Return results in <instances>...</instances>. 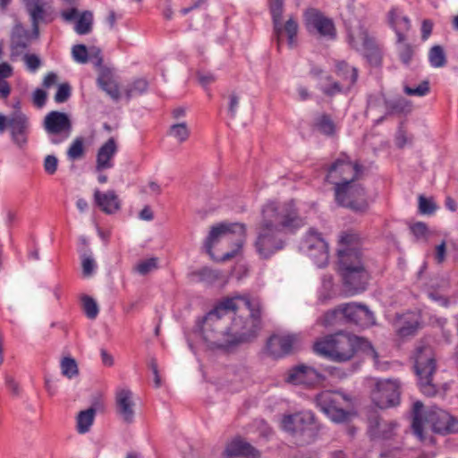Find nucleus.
I'll list each match as a JSON object with an SVG mask.
<instances>
[{"label": "nucleus", "mask_w": 458, "mask_h": 458, "mask_svg": "<svg viewBox=\"0 0 458 458\" xmlns=\"http://www.w3.org/2000/svg\"><path fill=\"white\" fill-rule=\"evenodd\" d=\"M305 225L306 221L299 215L293 201H268L262 207L257 226V252L263 259L270 258L284 249L286 232L293 233Z\"/></svg>", "instance_id": "1"}, {"label": "nucleus", "mask_w": 458, "mask_h": 458, "mask_svg": "<svg viewBox=\"0 0 458 458\" xmlns=\"http://www.w3.org/2000/svg\"><path fill=\"white\" fill-rule=\"evenodd\" d=\"M225 305L229 308V314L232 315V346L249 343L257 338L262 327L260 301L248 296H234L225 299Z\"/></svg>", "instance_id": "2"}, {"label": "nucleus", "mask_w": 458, "mask_h": 458, "mask_svg": "<svg viewBox=\"0 0 458 458\" xmlns=\"http://www.w3.org/2000/svg\"><path fill=\"white\" fill-rule=\"evenodd\" d=\"M368 352L374 360L377 368L378 355L370 343L356 335L340 331L326 335L320 341H317V352L335 362H346L351 360L358 352Z\"/></svg>", "instance_id": "3"}, {"label": "nucleus", "mask_w": 458, "mask_h": 458, "mask_svg": "<svg viewBox=\"0 0 458 458\" xmlns=\"http://www.w3.org/2000/svg\"><path fill=\"white\" fill-rule=\"evenodd\" d=\"M411 416V428L420 440L425 438L424 431L427 428L441 435L458 433V418L438 407L425 410L423 403L416 401L412 405Z\"/></svg>", "instance_id": "4"}, {"label": "nucleus", "mask_w": 458, "mask_h": 458, "mask_svg": "<svg viewBox=\"0 0 458 458\" xmlns=\"http://www.w3.org/2000/svg\"><path fill=\"white\" fill-rule=\"evenodd\" d=\"M221 301L205 317L202 325L203 339L210 349H225L232 346L229 321L232 315Z\"/></svg>", "instance_id": "5"}, {"label": "nucleus", "mask_w": 458, "mask_h": 458, "mask_svg": "<svg viewBox=\"0 0 458 458\" xmlns=\"http://www.w3.org/2000/svg\"><path fill=\"white\" fill-rule=\"evenodd\" d=\"M413 360L420 390L427 396H434L437 392V385L434 383L437 360L431 339H423L417 344Z\"/></svg>", "instance_id": "6"}, {"label": "nucleus", "mask_w": 458, "mask_h": 458, "mask_svg": "<svg viewBox=\"0 0 458 458\" xmlns=\"http://www.w3.org/2000/svg\"><path fill=\"white\" fill-rule=\"evenodd\" d=\"M222 240L232 242L234 249L224 254L222 260H228L240 251L246 241V226L241 223H220L211 227L204 242V248L208 254L213 258V247Z\"/></svg>", "instance_id": "7"}, {"label": "nucleus", "mask_w": 458, "mask_h": 458, "mask_svg": "<svg viewBox=\"0 0 458 458\" xmlns=\"http://www.w3.org/2000/svg\"><path fill=\"white\" fill-rule=\"evenodd\" d=\"M361 173V167L352 163L347 157L337 159L329 168L327 180L335 185V199L345 202L344 191L348 183L356 181Z\"/></svg>", "instance_id": "8"}, {"label": "nucleus", "mask_w": 458, "mask_h": 458, "mask_svg": "<svg viewBox=\"0 0 458 458\" xmlns=\"http://www.w3.org/2000/svg\"><path fill=\"white\" fill-rule=\"evenodd\" d=\"M341 275L346 292L355 295L364 292L369 280V274L365 268L362 259L348 260L340 264Z\"/></svg>", "instance_id": "9"}, {"label": "nucleus", "mask_w": 458, "mask_h": 458, "mask_svg": "<svg viewBox=\"0 0 458 458\" xmlns=\"http://www.w3.org/2000/svg\"><path fill=\"white\" fill-rule=\"evenodd\" d=\"M401 383L398 379H380L375 384L370 396L373 403L380 409L395 407L400 404Z\"/></svg>", "instance_id": "10"}, {"label": "nucleus", "mask_w": 458, "mask_h": 458, "mask_svg": "<svg viewBox=\"0 0 458 458\" xmlns=\"http://www.w3.org/2000/svg\"><path fill=\"white\" fill-rule=\"evenodd\" d=\"M44 128L51 143L57 145L67 140L72 132V122L67 114L51 111L44 119Z\"/></svg>", "instance_id": "11"}, {"label": "nucleus", "mask_w": 458, "mask_h": 458, "mask_svg": "<svg viewBox=\"0 0 458 458\" xmlns=\"http://www.w3.org/2000/svg\"><path fill=\"white\" fill-rule=\"evenodd\" d=\"M363 238L353 229L343 231L339 234L338 257L339 264H347L348 260L362 259L360 246Z\"/></svg>", "instance_id": "12"}, {"label": "nucleus", "mask_w": 458, "mask_h": 458, "mask_svg": "<svg viewBox=\"0 0 458 458\" xmlns=\"http://www.w3.org/2000/svg\"><path fill=\"white\" fill-rule=\"evenodd\" d=\"M348 43L352 47L361 51L370 64L379 65L381 62L380 52L366 30L360 29L356 32L350 33Z\"/></svg>", "instance_id": "13"}, {"label": "nucleus", "mask_w": 458, "mask_h": 458, "mask_svg": "<svg viewBox=\"0 0 458 458\" xmlns=\"http://www.w3.org/2000/svg\"><path fill=\"white\" fill-rule=\"evenodd\" d=\"M299 337L294 334H274L267 341V353L279 359L290 355L295 350Z\"/></svg>", "instance_id": "14"}, {"label": "nucleus", "mask_w": 458, "mask_h": 458, "mask_svg": "<svg viewBox=\"0 0 458 458\" xmlns=\"http://www.w3.org/2000/svg\"><path fill=\"white\" fill-rule=\"evenodd\" d=\"M344 318L350 323L361 327H368L375 324L374 314L366 305L349 302L338 306Z\"/></svg>", "instance_id": "15"}, {"label": "nucleus", "mask_w": 458, "mask_h": 458, "mask_svg": "<svg viewBox=\"0 0 458 458\" xmlns=\"http://www.w3.org/2000/svg\"><path fill=\"white\" fill-rule=\"evenodd\" d=\"M335 69L336 74L344 81V87L349 89L357 81L358 72L356 68L349 66L344 61H339L335 64ZM344 86H341L336 81L320 83V89L325 95L329 97L342 92Z\"/></svg>", "instance_id": "16"}, {"label": "nucleus", "mask_w": 458, "mask_h": 458, "mask_svg": "<svg viewBox=\"0 0 458 458\" xmlns=\"http://www.w3.org/2000/svg\"><path fill=\"white\" fill-rule=\"evenodd\" d=\"M344 198L345 202L335 199L336 202L345 208H348L355 212H365L368 208V202L366 199V193L363 187L357 183L355 181H352L348 183L346 190L344 191Z\"/></svg>", "instance_id": "17"}, {"label": "nucleus", "mask_w": 458, "mask_h": 458, "mask_svg": "<svg viewBox=\"0 0 458 458\" xmlns=\"http://www.w3.org/2000/svg\"><path fill=\"white\" fill-rule=\"evenodd\" d=\"M339 394L333 392H325L317 395V406L320 411L335 422H342L347 419V412L337 407Z\"/></svg>", "instance_id": "18"}, {"label": "nucleus", "mask_w": 458, "mask_h": 458, "mask_svg": "<svg viewBox=\"0 0 458 458\" xmlns=\"http://www.w3.org/2000/svg\"><path fill=\"white\" fill-rule=\"evenodd\" d=\"M313 422L314 415L311 411H301L284 416L281 426L284 430L293 434L304 433L311 428Z\"/></svg>", "instance_id": "19"}, {"label": "nucleus", "mask_w": 458, "mask_h": 458, "mask_svg": "<svg viewBox=\"0 0 458 458\" xmlns=\"http://www.w3.org/2000/svg\"><path fill=\"white\" fill-rule=\"evenodd\" d=\"M30 43V34L20 22H17L11 32L10 50L11 57L21 55Z\"/></svg>", "instance_id": "20"}, {"label": "nucleus", "mask_w": 458, "mask_h": 458, "mask_svg": "<svg viewBox=\"0 0 458 458\" xmlns=\"http://www.w3.org/2000/svg\"><path fill=\"white\" fill-rule=\"evenodd\" d=\"M397 426L395 421L373 417L369 420L368 433L372 439H388L394 435Z\"/></svg>", "instance_id": "21"}, {"label": "nucleus", "mask_w": 458, "mask_h": 458, "mask_svg": "<svg viewBox=\"0 0 458 458\" xmlns=\"http://www.w3.org/2000/svg\"><path fill=\"white\" fill-rule=\"evenodd\" d=\"M115 403L117 413L123 420L128 424L132 423L134 420V402L132 400V392L130 389H119L115 394Z\"/></svg>", "instance_id": "22"}, {"label": "nucleus", "mask_w": 458, "mask_h": 458, "mask_svg": "<svg viewBox=\"0 0 458 458\" xmlns=\"http://www.w3.org/2000/svg\"><path fill=\"white\" fill-rule=\"evenodd\" d=\"M337 38V31L332 19L317 12V46L334 42Z\"/></svg>", "instance_id": "23"}, {"label": "nucleus", "mask_w": 458, "mask_h": 458, "mask_svg": "<svg viewBox=\"0 0 458 458\" xmlns=\"http://www.w3.org/2000/svg\"><path fill=\"white\" fill-rule=\"evenodd\" d=\"M225 458H259V452L240 437L229 442L224 451Z\"/></svg>", "instance_id": "24"}, {"label": "nucleus", "mask_w": 458, "mask_h": 458, "mask_svg": "<svg viewBox=\"0 0 458 458\" xmlns=\"http://www.w3.org/2000/svg\"><path fill=\"white\" fill-rule=\"evenodd\" d=\"M117 152V145L114 138H110L98 150L96 171L101 173L114 166L113 157Z\"/></svg>", "instance_id": "25"}, {"label": "nucleus", "mask_w": 458, "mask_h": 458, "mask_svg": "<svg viewBox=\"0 0 458 458\" xmlns=\"http://www.w3.org/2000/svg\"><path fill=\"white\" fill-rule=\"evenodd\" d=\"M384 102L386 108L387 114H407L411 112L410 103L403 98H398L390 101H385L381 98L370 97L368 100V108L372 109L377 106L378 103Z\"/></svg>", "instance_id": "26"}, {"label": "nucleus", "mask_w": 458, "mask_h": 458, "mask_svg": "<svg viewBox=\"0 0 458 458\" xmlns=\"http://www.w3.org/2000/svg\"><path fill=\"white\" fill-rule=\"evenodd\" d=\"M94 199L106 214H114L120 209V201L114 191L101 192L98 189L94 191Z\"/></svg>", "instance_id": "27"}, {"label": "nucleus", "mask_w": 458, "mask_h": 458, "mask_svg": "<svg viewBox=\"0 0 458 458\" xmlns=\"http://www.w3.org/2000/svg\"><path fill=\"white\" fill-rule=\"evenodd\" d=\"M25 7L30 16L32 25V35L35 38H38V24L44 20L45 10L42 0H24Z\"/></svg>", "instance_id": "28"}, {"label": "nucleus", "mask_w": 458, "mask_h": 458, "mask_svg": "<svg viewBox=\"0 0 458 458\" xmlns=\"http://www.w3.org/2000/svg\"><path fill=\"white\" fill-rule=\"evenodd\" d=\"M269 9L273 21L274 35L276 38L277 47L280 49L283 34L282 16L284 12V1L269 0Z\"/></svg>", "instance_id": "29"}, {"label": "nucleus", "mask_w": 458, "mask_h": 458, "mask_svg": "<svg viewBox=\"0 0 458 458\" xmlns=\"http://www.w3.org/2000/svg\"><path fill=\"white\" fill-rule=\"evenodd\" d=\"M388 21L397 35L398 41H404V32L408 31L411 28L409 18L402 15L397 9L393 8L388 13Z\"/></svg>", "instance_id": "30"}, {"label": "nucleus", "mask_w": 458, "mask_h": 458, "mask_svg": "<svg viewBox=\"0 0 458 458\" xmlns=\"http://www.w3.org/2000/svg\"><path fill=\"white\" fill-rule=\"evenodd\" d=\"M99 88L105 91L113 100L120 99L119 85L113 77L110 71H103L98 78Z\"/></svg>", "instance_id": "31"}, {"label": "nucleus", "mask_w": 458, "mask_h": 458, "mask_svg": "<svg viewBox=\"0 0 458 458\" xmlns=\"http://www.w3.org/2000/svg\"><path fill=\"white\" fill-rule=\"evenodd\" d=\"M315 370L305 365H298L288 370L285 382L293 385H308V377L314 374Z\"/></svg>", "instance_id": "32"}, {"label": "nucleus", "mask_w": 458, "mask_h": 458, "mask_svg": "<svg viewBox=\"0 0 458 458\" xmlns=\"http://www.w3.org/2000/svg\"><path fill=\"white\" fill-rule=\"evenodd\" d=\"M317 131L327 138H334L338 131V124L327 114L317 117Z\"/></svg>", "instance_id": "33"}, {"label": "nucleus", "mask_w": 458, "mask_h": 458, "mask_svg": "<svg viewBox=\"0 0 458 458\" xmlns=\"http://www.w3.org/2000/svg\"><path fill=\"white\" fill-rule=\"evenodd\" d=\"M97 411L90 407L81 411L76 417V429L80 434H85L89 431L96 416Z\"/></svg>", "instance_id": "34"}, {"label": "nucleus", "mask_w": 458, "mask_h": 458, "mask_svg": "<svg viewBox=\"0 0 458 458\" xmlns=\"http://www.w3.org/2000/svg\"><path fill=\"white\" fill-rule=\"evenodd\" d=\"M8 127L11 130L12 135L28 132V118L21 113H15L8 117Z\"/></svg>", "instance_id": "35"}, {"label": "nucleus", "mask_w": 458, "mask_h": 458, "mask_svg": "<svg viewBox=\"0 0 458 458\" xmlns=\"http://www.w3.org/2000/svg\"><path fill=\"white\" fill-rule=\"evenodd\" d=\"M93 24V13L90 11L82 12L78 17V21L75 24V31L79 35L89 34L92 30Z\"/></svg>", "instance_id": "36"}, {"label": "nucleus", "mask_w": 458, "mask_h": 458, "mask_svg": "<svg viewBox=\"0 0 458 458\" xmlns=\"http://www.w3.org/2000/svg\"><path fill=\"white\" fill-rule=\"evenodd\" d=\"M191 276L194 277L197 281L206 283V284H213L217 281L221 275L217 270H214L210 267H203L201 269L193 271Z\"/></svg>", "instance_id": "37"}, {"label": "nucleus", "mask_w": 458, "mask_h": 458, "mask_svg": "<svg viewBox=\"0 0 458 458\" xmlns=\"http://www.w3.org/2000/svg\"><path fill=\"white\" fill-rule=\"evenodd\" d=\"M190 133V129L185 122L174 123L168 130V135L174 138L179 143L186 141Z\"/></svg>", "instance_id": "38"}, {"label": "nucleus", "mask_w": 458, "mask_h": 458, "mask_svg": "<svg viewBox=\"0 0 458 458\" xmlns=\"http://www.w3.org/2000/svg\"><path fill=\"white\" fill-rule=\"evenodd\" d=\"M148 87V82L145 79H137L126 86L125 97L129 100L135 96L141 95L147 91Z\"/></svg>", "instance_id": "39"}, {"label": "nucleus", "mask_w": 458, "mask_h": 458, "mask_svg": "<svg viewBox=\"0 0 458 458\" xmlns=\"http://www.w3.org/2000/svg\"><path fill=\"white\" fill-rule=\"evenodd\" d=\"M428 61L432 67H444L446 64V56L441 46H434L428 52Z\"/></svg>", "instance_id": "40"}, {"label": "nucleus", "mask_w": 458, "mask_h": 458, "mask_svg": "<svg viewBox=\"0 0 458 458\" xmlns=\"http://www.w3.org/2000/svg\"><path fill=\"white\" fill-rule=\"evenodd\" d=\"M62 375L71 379L79 375L76 360L72 357H64L60 361Z\"/></svg>", "instance_id": "41"}, {"label": "nucleus", "mask_w": 458, "mask_h": 458, "mask_svg": "<svg viewBox=\"0 0 458 458\" xmlns=\"http://www.w3.org/2000/svg\"><path fill=\"white\" fill-rule=\"evenodd\" d=\"M84 153V140L81 137H78L67 150L68 158L70 160H78L83 157Z\"/></svg>", "instance_id": "42"}, {"label": "nucleus", "mask_w": 458, "mask_h": 458, "mask_svg": "<svg viewBox=\"0 0 458 458\" xmlns=\"http://www.w3.org/2000/svg\"><path fill=\"white\" fill-rule=\"evenodd\" d=\"M81 301H82L83 310H84L86 316L89 319L96 318L98 314V311H99L98 306L96 301L88 295H84L81 298Z\"/></svg>", "instance_id": "43"}, {"label": "nucleus", "mask_w": 458, "mask_h": 458, "mask_svg": "<svg viewBox=\"0 0 458 458\" xmlns=\"http://www.w3.org/2000/svg\"><path fill=\"white\" fill-rule=\"evenodd\" d=\"M157 259L150 258L148 259H144L140 261L135 267L134 270L141 276H145L151 271L157 268Z\"/></svg>", "instance_id": "44"}, {"label": "nucleus", "mask_w": 458, "mask_h": 458, "mask_svg": "<svg viewBox=\"0 0 458 458\" xmlns=\"http://www.w3.org/2000/svg\"><path fill=\"white\" fill-rule=\"evenodd\" d=\"M317 250L319 253L317 255V266L324 267L328 260V247L327 242L317 235Z\"/></svg>", "instance_id": "45"}, {"label": "nucleus", "mask_w": 458, "mask_h": 458, "mask_svg": "<svg viewBox=\"0 0 458 458\" xmlns=\"http://www.w3.org/2000/svg\"><path fill=\"white\" fill-rule=\"evenodd\" d=\"M285 31L288 37V45L291 48L295 47V37L298 31V24L293 19L290 18L285 22L284 27H283V31Z\"/></svg>", "instance_id": "46"}, {"label": "nucleus", "mask_w": 458, "mask_h": 458, "mask_svg": "<svg viewBox=\"0 0 458 458\" xmlns=\"http://www.w3.org/2000/svg\"><path fill=\"white\" fill-rule=\"evenodd\" d=\"M72 55L75 62L86 64L89 61V52L85 45L78 44L72 47Z\"/></svg>", "instance_id": "47"}, {"label": "nucleus", "mask_w": 458, "mask_h": 458, "mask_svg": "<svg viewBox=\"0 0 458 458\" xmlns=\"http://www.w3.org/2000/svg\"><path fill=\"white\" fill-rule=\"evenodd\" d=\"M437 209V205L431 199L420 195L419 197V211L423 215H432Z\"/></svg>", "instance_id": "48"}, {"label": "nucleus", "mask_w": 458, "mask_h": 458, "mask_svg": "<svg viewBox=\"0 0 458 458\" xmlns=\"http://www.w3.org/2000/svg\"><path fill=\"white\" fill-rule=\"evenodd\" d=\"M82 274L84 276H90L95 271L96 262L91 256L82 255L81 257Z\"/></svg>", "instance_id": "49"}, {"label": "nucleus", "mask_w": 458, "mask_h": 458, "mask_svg": "<svg viewBox=\"0 0 458 458\" xmlns=\"http://www.w3.org/2000/svg\"><path fill=\"white\" fill-rule=\"evenodd\" d=\"M403 89L407 95L422 97L428 93L429 86L428 81H423L416 88L405 86Z\"/></svg>", "instance_id": "50"}, {"label": "nucleus", "mask_w": 458, "mask_h": 458, "mask_svg": "<svg viewBox=\"0 0 458 458\" xmlns=\"http://www.w3.org/2000/svg\"><path fill=\"white\" fill-rule=\"evenodd\" d=\"M315 246V233L313 228L309 230L308 235L300 243V250L304 253H309Z\"/></svg>", "instance_id": "51"}, {"label": "nucleus", "mask_w": 458, "mask_h": 458, "mask_svg": "<svg viewBox=\"0 0 458 458\" xmlns=\"http://www.w3.org/2000/svg\"><path fill=\"white\" fill-rule=\"evenodd\" d=\"M71 96V87L68 83L59 85L57 91L55 95V101L56 103H64Z\"/></svg>", "instance_id": "52"}, {"label": "nucleus", "mask_w": 458, "mask_h": 458, "mask_svg": "<svg viewBox=\"0 0 458 458\" xmlns=\"http://www.w3.org/2000/svg\"><path fill=\"white\" fill-rule=\"evenodd\" d=\"M23 60L27 69L32 72H36L41 66V60L35 54H25Z\"/></svg>", "instance_id": "53"}, {"label": "nucleus", "mask_w": 458, "mask_h": 458, "mask_svg": "<svg viewBox=\"0 0 458 458\" xmlns=\"http://www.w3.org/2000/svg\"><path fill=\"white\" fill-rule=\"evenodd\" d=\"M58 159L53 155H48L44 160V169L48 174H54L57 170Z\"/></svg>", "instance_id": "54"}, {"label": "nucleus", "mask_w": 458, "mask_h": 458, "mask_svg": "<svg viewBox=\"0 0 458 458\" xmlns=\"http://www.w3.org/2000/svg\"><path fill=\"white\" fill-rule=\"evenodd\" d=\"M304 23L307 30L313 33L315 31V9L308 8L304 13Z\"/></svg>", "instance_id": "55"}, {"label": "nucleus", "mask_w": 458, "mask_h": 458, "mask_svg": "<svg viewBox=\"0 0 458 458\" xmlns=\"http://www.w3.org/2000/svg\"><path fill=\"white\" fill-rule=\"evenodd\" d=\"M419 327L418 322L407 323V325L402 326L398 328V334L400 336H408L413 335Z\"/></svg>", "instance_id": "56"}, {"label": "nucleus", "mask_w": 458, "mask_h": 458, "mask_svg": "<svg viewBox=\"0 0 458 458\" xmlns=\"http://www.w3.org/2000/svg\"><path fill=\"white\" fill-rule=\"evenodd\" d=\"M446 256V242L443 241L440 244L436 246L435 259L437 264H442L445 260Z\"/></svg>", "instance_id": "57"}, {"label": "nucleus", "mask_w": 458, "mask_h": 458, "mask_svg": "<svg viewBox=\"0 0 458 458\" xmlns=\"http://www.w3.org/2000/svg\"><path fill=\"white\" fill-rule=\"evenodd\" d=\"M197 77H198L199 82L203 87H206V86L213 83L216 81V76L211 72H198Z\"/></svg>", "instance_id": "58"}, {"label": "nucleus", "mask_w": 458, "mask_h": 458, "mask_svg": "<svg viewBox=\"0 0 458 458\" xmlns=\"http://www.w3.org/2000/svg\"><path fill=\"white\" fill-rule=\"evenodd\" d=\"M47 100V93L41 89H37L33 93V103L38 107L45 106Z\"/></svg>", "instance_id": "59"}, {"label": "nucleus", "mask_w": 458, "mask_h": 458, "mask_svg": "<svg viewBox=\"0 0 458 458\" xmlns=\"http://www.w3.org/2000/svg\"><path fill=\"white\" fill-rule=\"evenodd\" d=\"M148 367L154 374V381L156 387H159L161 385V379L158 374L157 362L156 358L151 357L148 361Z\"/></svg>", "instance_id": "60"}, {"label": "nucleus", "mask_w": 458, "mask_h": 458, "mask_svg": "<svg viewBox=\"0 0 458 458\" xmlns=\"http://www.w3.org/2000/svg\"><path fill=\"white\" fill-rule=\"evenodd\" d=\"M5 385L9 388V390L13 393L14 395L20 394V387L19 384L14 380V378L9 375L5 376Z\"/></svg>", "instance_id": "61"}, {"label": "nucleus", "mask_w": 458, "mask_h": 458, "mask_svg": "<svg viewBox=\"0 0 458 458\" xmlns=\"http://www.w3.org/2000/svg\"><path fill=\"white\" fill-rule=\"evenodd\" d=\"M230 102H229V107L228 111L231 115V117H235L237 113V108L239 106V98L236 94L233 93L230 95Z\"/></svg>", "instance_id": "62"}, {"label": "nucleus", "mask_w": 458, "mask_h": 458, "mask_svg": "<svg viewBox=\"0 0 458 458\" xmlns=\"http://www.w3.org/2000/svg\"><path fill=\"white\" fill-rule=\"evenodd\" d=\"M61 12L62 18L66 21H71L78 17V10L75 6Z\"/></svg>", "instance_id": "63"}, {"label": "nucleus", "mask_w": 458, "mask_h": 458, "mask_svg": "<svg viewBox=\"0 0 458 458\" xmlns=\"http://www.w3.org/2000/svg\"><path fill=\"white\" fill-rule=\"evenodd\" d=\"M433 24L429 20H424L421 25V38L426 40L432 32Z\"/></svg>", "instance_id": "64"}]
</instances>
